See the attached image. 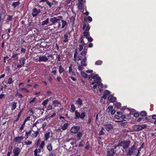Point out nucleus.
I'll list each match as a JSON object with an SVG mask.
<instances>
[{"instance_id":"f257e3e1","label":"nucleus","mask_w":156,"mask_h":156,"mask_svg":"<svg viewBox=\"0 0 156 156\" xmlns=\"http://www.w3.org/2000/svg\"><path fill=\"white\" fill-rule=\"evenodd\" d=\"M88 78L90 80H92V79L93 80V81L90 83V84L93 85L94 89H96L98 87V83L101 82V77L98 76L97 74H94L92 73L89 75Z\"/></svg>"},{"instance_id":"f03ea898","label":"nucleus","mask_w":156,"mask_h":156,"mask_svg":"<svg viewBox=\"0 0 156 156\" xmlns=\"http://www.w3.org/2000/svg\"><path fill=\"white\" fill-rule=\"evenodd\" d=\"M75 110L76 107L73 104H72L71 105V112H75V119L83 120L86 116V112L84 111L80 114L77 110Z\"/></svg>"},{"instance_id":"7ed1b4c3","label":"nucleus","mask_w":156,"mask_h":156,"mask_svg":"<svg viewBox=\"0 0 156 156\" xmlns=\"http://www.w3.org/2000/svg\"><path fill=\"white\" fill-rule=\"evenodd\" d=\"M130 141L129 140L122 141L119 143L118 145L114 146V147L115 149H117L119 146H122L123 149L126 151L130 146Z\"/></svg>"},{"instance_id":"20e7f679","label":"nucleus","mask_w":156,"mask_h":156,"mask_svg":"<svg viewBox=\"0 0 156 156\" xmlns=\"http://www.w3.org/2000/svg\"><path fill=\"white\" fill-rule=\"evenodd\" d=\"M147 126L145 124L142 125H136L133 126V129L134 131H138L143 130L146 128Z\"/></svg>"},{"instance_id":"39448f33","label":"nucleus","mask_w":156,"mask_h":156,"mask_svg":"<svg viewBox=\"0 0 156 156\" xmlns=\"http://www.w3.org/2000/svg\"><path fill=\"white\" fill-rule=\"evenodd\" d=\"M61 18H62V16H58L51 18L50 19V21L52 23L51 24H50L49 25H51L52 24L55 25L56 23H57L59 21H60Z\"/></svg>"},{"instance_id":"423d86ee","label":"nucleus","mask_w":156,"mask_h":156,"mask_svg":"<svg viewBox=\"0 0 156 156\" xmlns=\"http://www.w3.org/2000/svg\"><path fill=\"white\" fill-rule=\"evenodd\" d=\"M22 148H20L18 146H14L12 151L13 156H18L21 151Z\"/></svg>"},{"instance_id":"0eeeda50","label":"nucleus","mask_w":156,"mask_h":156,"mask_svg":"<svg viewBox=\"0 0 156 156\" xmlns=\"http://www.w3.org/2000/svg\"><path fill=\"white\" fill-rule=\"evenodd\" d=\"M51 56V55H49L47 56L44 55H41L39 56L38 61L41 62H47L48 60V58Z\"/></svg>"},{"instance_id":"6e6552de","label":"nucleus","mask_w":156,"mask_h":156,"mask_svg":"<svg viewBox=\"0 0 156 156\" xmlns=\"http://www.w3.org/2000/svg\"><path fill=\"white\" fill-rule=\"evenodd\" d=\"M80 129L79 126H74L72 127L70 129L71 132L72 133L76 134L78 133Z\"/></svg>"},{"instance_id":"1a4fd4ad","label":"nucleus","mask_w":156,"mask_h":156,"mask_svg":"<svg viewBox=\"0 0 156 156\" xmlns=\"http://www.w3.org/2000/svg\"><path fill=\"white\" fill-rule=\"evenodd\" d=\"M24 139L23 136H19L15 137L13 139V141H15L16 144H19L21 142V141Z\"/></svg>"},{"instance_id":"9d476101","label":"nucleus","mask_w":156,"mask_h":156,"mask_svg":"<svg viewBox=\"0 0 156 156\" xmlns=\"http://www.w3.org/2000/svg\"><path fill=\"white\" fill-rule=\"evenodd\" d=\"M135 150V146L133 145L128 149V152L126 154L127 155L131 156L133 155L134 151Z\"/></svg>"},{"instance_id":"9b49d317","label":"nucleus","mask_w":156,"mask_h":156,"mask_svg":"<svg viewBox=\"0 0 156 156\" xmlns=\"http://www.w3.org/2000/svg\"><path fill=\"white\" fill-rule=\"evenodd\" d=\"M113 147L114 148H111L108 150L107 152V155L108 156H113L115 154V148L114 146Z\"/></svg>"},{"instance_id":"f8f14e48","label":"nucleus","mask_w":156,"mask_h":156,"mask_svg":"<svg viewBox=\"0 0 156 156\" xmlns=\"http://www.w3.org/2000/svg\"><path fill=\"white\" fill-rule=\"evenodd\" d=\"M41 12L40 9H37L36 8H34L33 9L32 15L33 17L36 16L39 13Z\"/></svg>"},{"instance_id":"ddd939ff","label":"nucleus","mask_w":156,"mask_h":156,"mask_svg":"<svg viewBox=\"0 0 156 156\" xmlns=\"http://www.w3.org/2000/svg\"><path fill=\"white\" fill-rule=\"evenodd\" d=\"M76 15L75 13H73V15L70 19L69 24L72 26H73L74 24V21L75 20V17Z\"/></svg>"},{"instance_id":"4468645a","label":"nucleus","mask_w":156,"mask_h":156,"mask_svg":"<svg viewBox=\"0 0 156 156\" xmlns=\"http://www.w3.org/2000/svg\"><path fill=\"white\" fill-rule=\"evenodd\" d=\"M115 152L117 154H123L125 152V151H124L122 148H121L119 147H117V149H115Z\"/></svg>"},{"instance_id":"2eb2a0df","label":"nucleus","mask_w":156,"mask_h":156,"mask_svg":"<svg viewBox=\"0 0 156 156\" xmlns=\"http://www.w3.org/2000/svg\"><path fill=\"white\" fill-rule=\"evenodd\" d=\"M26 59L24 57L21 58L20 60V64L17 66L18 68H21L22 66H23Z\"/></svg>"},{"instance_id":"dca6fc26","label":"nucleus","mask_w":156,"mask_h":156,"mask_svg":"<svg viewBox=\"0 0 156 156\" xmlns=\"http://www.w3.org/2000/svg\"><path fill=\"white\" fill-rule=\"evenodd\" d=\"M104 127L107 131H109L111 129H113V126L112 124H108L105 125Z\"/></svg>"},{"instance_id":"f3484780","label":"nucleus","mask_w":156,"mask_h":156,"mask_svg":"<svg viewBox=\"0 0 156 156\" xmlns=\"http://www.w3.org/2000/svg\"><path fill=\"white\" fill-rule=\"evenodd\" d=\"M52 105L54 107L61 106L60 102L57 100H54L52 101Z\"/></svg>"},{"instance_id":"a211bd4d","label":"nucleus","mask_w":156,"mask_h":156,"mask_svg":"<svg viewBox=\"0 0 156 156\" xmlns=\"http://www.w3.org/2000/svg\"><path fill=\"white\" fill-rule=\"evenodd\" d=\"M51 132H50L48 131L47 132L45 133H44V140L45 141H47L50 138V135Z\"/></svg>"},{"instance_id":"6ab92c4d","label":"nucleus","mask_w":156,"mask_h":156,"mask_svg":"<svg viewBox=\"0 0 156 156\" xmlns=\"http://www.w3.org/2000/svg\"><path fill=\"white\" fill-rule=\"evenodd\" d=\"M17 102L13 101L10 103V105L11 108V109L12 111H13L15 110L16 107Z\"/></svg>"},{"instance_id":"aec40b11","label":"nucleus","mask_w":156,"mask_h":156,"mask_svg":"<svg viewBox=\"0 0 156 156\" xmlns=\"http://www.w3.org/2000/svg\"><path fill=\"white\" fill-rule=\"evenodd\" d=\"M90 27L89 23L84 24L83 26V30H84L85 31H88L90 30Z\"/></svg>"},{"instance_id":"412c9836","label":"nucleus","mask_w":156,"mask_h":156,"mask_svg":"<svg viewBox=\"0 0 156 156\" xmlns=\"http://www.w3.org/2000/svg\"><path fill=\"white\" fill-rule=\"evenodd\" d=\"M108 99L110 102H114L116 101V98L115 97H113L112 95H110L108 97Z\"/></svg>"},{"instance_id":"4be33fe9","label":"nucleus","mask_w":156,"mask_h":156,"mask_svg":"<svg viewBox=\"0 0 156 156\" xmlns=\"http://www.w3.org/2000/svg\"><path fill=\"white\" fill-rule=\"evenodd\" d=\"M85 144V141H84V139L81 140V141L79 143L76 145L77 147H79L80 148H82L84 146Z\"/></svg>"},{"instance_id":"5701e85b","label":"nucleus","mask_w":156,"mask_h":156,"mask_svg":"<svg viewBox=\"0 0 156 156\" xmlns=\"http://www.w3.org/2000/svg\"><path fill=\"white\" fill-rule=\"evenodd\" d=\"M76 104L79 107L81 106L83 104V101L81 99L78 98L76 101Z\"/></svg>"},{"instance_id":"b1692460","label":"nucleus","mask_w":156,"mask_h":156,"mask_svg":"<svg viewBox=\"0 0 156 156\" xmlns=\"http://www.w3.org/2000/svg\"><path fill=\"white\" fill-rule=\"evenodd\" d=\"M62 19V18H61L60 21H61V23H62L61 28H64L65 26H67L68 24L66 21Z\"/></svg>"},{"instance_id":"393cba45","label":"nucleus","mask_w":156,"mask_h":156,"mask_svg":"<svg viewBox=\"0 0 156 156\" xmlns=\"http://www.w3.org/2000/svg\"><path fill=\"white\" fill-rule=\"evenodd\" d=\"M56 112L55 111H52L50 112L48 115L49 118H51L54 117L56 115Z\"/></svg>"},{"instance_id":"a878e982","label":"nucleus","mask_w":156,"mask_h":156,"mask_svg":"<svg viewBox=\"0 0 156 156\" xmlns=\"http://www.w3.org/2000/svg\"><path fill=\"white\" fill-rule=\"evenodd\" d=\"M70 123V122H68L67 123H65L62 127V129L63 130H65L68 128V126Z\"/></svg>"},{"instance_id":"bb28decb","label":"nucleus","mask_w":156,"mask_h":156,"mask_svg":"<svg viewBox=\"0 0 156 156\" xmlns=\"http://www.w3.org/2000/svg\"><path fill=\"white\" fill-rule=\"evenodd\" d=\"M47 42H42L41 43V44L40 45V47L41 48H48L49 47V45H47Z\"/></svg>"},{"instance_id":"cd10ccee","label":"nucleus","mask_w":156,"mask_h":156,"mask_svg":"<svg viewBox=\"0 0 156 156\" xmlns=\"http://www.w3.org/2000/svg\"><path fill=\"white\" fill-rule=\"evenodd\" d=\"M47 149L48 150L50 151L51 152L52 150V146L51 145V143H48L47 145Z\"/></svg>"},{"instance_id":"c85d7f7f","label":"nucleus","mask_w":156,"mask_h":156,"mask_svg":"<svg viewBox=\"0 0 156 156\" xmlns=\"http://www.w3.org/2000/svg\"><path fill=\"white\" fill-rule=\"evenodd\" d=\"M18 54L13 53L12 55L11 56V58H13L14 60H18L19 59V57H18Z\"/></svg>"},{"instance_id":"c756f323","label":"nucleus","mask_w":156,"mask_h":156,"mask_svg":"<svg viewBox=\"0 0 156 156\" xmlns=\"http://www.w3.org/2000/svg\"><path fill=\"white\" fill-rule=\"evenodd\" d=\"M77 134L76 135V137L77 140L79 141L80 140L81 137L83 136V133L82 132H79L77 133Z\"/></svg>"},{"instance_id":"7c9ffc66","label":"nucleus","mask_w":156,"mask_h":156,"mask_svg":"<svg viewBox=\"0 0 156 156\" xmlns=\"http://www.w3.org/2000/svg\"><path fill=\"white\" fill-rule=\"evenodd\" d=\"M32 131H33L32 130H30L28 131H27L25 132V139H27L29 137V136L30 135V133H31Z\"/></svg>"},{"instance_id":"2f4dec72","label":"nucleus","mask_w":156,"mask_h":156,"mask_svg":"<svg viewBox=\"0 0 156 156\" xmlns=\"http://www.w3.org/2000/svg\"><path fill=\"white\" fill-rule=\"evenodd\" d=\"M49 101V99H47L44 100L42 102V104L43 105L44 108H46L47 107L46 105L48 104V102Z\"/></svg>"},{"instance_id":"473e14b6","label":"nucleus","mask_w":156,"mask_h":156,"mask_svg":"<svg viewBox=\"0 0 156 156\" xmlns=\"http://www.w3.org/2000/svg\"><path fill=\"white\" fill-rule=\"evenodd\" d=\"M39 130L38 129L36 131H35L34 133L32 134V137L33 138H35L37 137L39 134Z\"/></svg>"},{"instance_id":"72a5a7b5","label":"nucleus","mask_w":156,"mask_h":156,"mask_svg":"<svg viewBox=\"0 0 156 156\" xmlns=\"http://www.w3.org/2000/svg\"><path fill=\"white\" fill-rule=\"evenodd\" d=\"M68 36L66 34H65L63 36V42L64 43H67L68 41Z\"/></svg>"},{"instance_id":"f704fd0d","label":"nucleus","mask_w":156,"mask_h":156,"mask_svg":"<svg viewBox=\"0 0 156 156\" xmlns=\"http://www.w3.org/2000/svg\"><path fill=\"white\" fill-rule=\"evenodd\" d=\"M13 82V81L12 80V78L11 77H10L6 81L5 83L7 84H11V83H12Z\"/></svg>"},{"instance_id":"c9c22d12","label":"nucleus","mask_w":156,"mask_h":156,"mask_svg":"<svg viewBox=\"0 0 156 156\" xmlns=\"http://www.w3.org/2000/svg\"><path fill=\"white\" fill-rule=\"evenodd\" d=\"M45 140L42 141L41 142V144L39 146V147L41 149H43L45 145Z\"/></svg>"},{"instance_id":"e433bc0d","label":"nucleus","mask_w":156,"mask_h":156,"mask_svg":"<svg viewBox=\"0 0 156 156\" xmlns=\"http://www.w3.org/2000/svg\"><path fill=\"white\" fill-rule=\"evenodd\" d=\"M140 115L143 117H145L147 115V112L145 111H142L140 112Z\"/></svg>"},{"instance_id":"4c0bfd02","label":"nucleus","mask_w":156,"mask_h":156,"mask_svg":"<svg viewBox=\"0 0 156 156\" xmlns=\"http://www.w3.org/2000/svg\"><path fill=\"white\" fill-rule=\"evenodd\" d=\"M45 121L44 119V118H41L40 119H39L37 120L36 122V123L37 124L41 123L42 124V123H43V121Z\"/></svg>"},{"instance_id":"58836bf2","label":"nucleus","mask_w":156,"mask_h":156,"mask_svg":"<svg viewBox=\"0 0 156 156\" xmlns=\"http://www.w3.org/2000/svg\"><path fill=\"white\" fill-rule=\"evenodd\" d=\"M78 6L79 9L82 10L83 9V4L80 1L78 3Z\"/></svg>"},{"instance_id":"ea45409f","label":"nucleus","mask_w":156,"mask_h":156,"mask_svg":"<svg viewBox=\"0 0 156 156\" xmlns=\"http://www.w3.org/2000/svg\"><path fill=\"white\" fill-rule=\"evenodd\" d=\"M32 141L28 140H27L24 142L25 145H30L32 144Z\"/></svg>"},{"instance_id":"a19ab883","label":"nucleus","mask_w":156,"mask_h":156,"mask_svg":"<svg viewBox=\"0 0 156 156\" xmlns=\"http://www.w3.org/2000/svg\"><path fill=\"white\" fill-rule=\"evenodd\" d=\"M49 18H47L46 20L41 22L42 25H47L49 23Z\"/></svg>"},{"instance_id":"79ce46f5","label":"nucleus","mask_w":156,"mask_h":156,"mask_svg":"<svg viewBox=\"0 0 156 156\" xmlns=\"http://www.w3.org/2000/svg\"><path fill=\"white\" fill-rule=\"evenodd\" d=\"M98 88L99 90V91L101 92V89L103 87V84L101 82H100V83H98Z\"/></svg>"},{"instance_id":"37998d69","label":"nucleus","mask_w":156,"mask_h":156,"mask_svg":"<svg viewBox=\"0 0 156 156\" xmlns=\"http://www.w3.org/2000/svg\"><path fill=\"white\" fill-rule=\"evenodd\" d=\"M20 4L19 1H17L13 2L12 4V6L16 8Z\"/></svg>"},{"instance_id":"c03bdc74","label":"nucleus","mask_w":156,"mask_h":156,"mask_svg":"<svg viewBox=\"0 0 156 156\" xmlns=\"http://www.w3.org/2000/svg\"><path fill=\"white\" fill-rule=\"evenodd\" d=\"M57 23L58 25L57 27V29H58L60 28H61L62 23H61V21H59Z\"/></svg>"},{"instance_id":"a18cd8bd","label":"nucleus","mask_w":156,"mask_h":156,"mask_svg":"<svg viewBox=\"0 0 156 156\" xmlns=\"http://www.w3.org/2000/svg\"><path fill=\"white\" fill-rule=\"evenodd\" d=\"M81 75L85 78H87L88 76V75L87 73L83 72H81Z\"/></svg>"},{"instance_id":"49530a36","label":"nucleus","mask_w":156,"mask_h":156,"mask_svg":"<svg viewBox=\"0 0 156 156\" xmlns=\"http://www.w3.org/2000/svg\"><path fill=\"white\" fill-rule=\"evenodd\" d=\"M104 130V129L103 127H102L101 130H100L99 133V135H103L105 134V133L103 131Z\"/></svg>"},{"instance_id":"de8ad7c7","label":"nucleus","mask_w":156,"mask_h":156,"mask_svg":"<svg viewBox=\"0 0 156 156\" xmlns=\"http://www.w3.org/2000/svg\"><path fill=\"white\" fill-rule=\"evenodd\" d=\"M49 156H56V151H51L49 154Z\"/></svg>"},{"instance_id":"09e8293b","label":"nucleus","mask_w":156,"mask_h":156,"mask_svg":"<svg viewBox=\"0 0 156 156\" xmlns=\"http://www.w3.org/2000/svg\"><path fill=\"white\" fill-rule=\"evenodd\" d=\"M69 72L71 76L75 75V72L73 71V69H69Z\"/></svg>"},{"instance_id":"8fccbe9b","label":"nucleus","mask_w":156,"mask_h":156,"mask_svg":"<svg viewBox=\"0 0 156 156\" xmlns=\"http://www.w3.org/2000/svg\"><path fill=\"white\" fill-rule=\"evenodd\" d=\"M20 90L22 91H23L24 92L28 93L30 92L29 90L27 89V88H22L20 89Z\"/></svg>"},{"instance_id":"3c124183","label":"nucleus","mask_w":156,"mask_h":156,"mask_svg":"<svg viewBox=\"0 0 156 156\" xmlns=\"http://www.w3.org/2000/svg\"><path fill=\"white\" fill-rule=\"evenodd\" d=\"M113 108V107L112 106H109L107 110V112H111Z\"/></svg>"},{"instance_id":"603ef678","label":"nucleus","mask_w":156,"mask_h":156,"mask_svg":"<svg viewBox=\"0 0 156 156\" xmlns=\"http://www.w3.org/2000/svg\"><path fill=\"white\" fill-rule=\"evenodd\" d=\"M46 108L47 110H51L52 109V106L50 104H49Z\"/></svg>"},{"instance_id":"864d4df0","label":"nucleus","mask_w":156,"mask_h":156,"mask_svg":"<svg viewBox=\"0 0 156 156\" xmlns=\"http://www.w3.org/2000/svg\"><path fill=\"white\" fill-rule=\"evenodd\" d=\"M15 96L16 97L17 96H19V97H18V98H19L20 97L21 98H22L23 97V96L22 94L18 92H17L16 94H15Z\"/></svg>"},{"instance_id":"5fc2aeb1","label":"nucleus","mask_w":156,"mask_h":156,"mask_svg":"<svg viewBox=\"0 0 156 156\" xmlns=\"http://www.w3.org/2000/svg\"><path fill=\"white\" fill-rule=\"evenodd\" d=\"M42 125L41 127V128L44 130L45 128V126H46V125L47 124V123L46 122H44V121H43V123H42Z\"/></svg>"},{"instance_id":"6e6d98bb","label":"nucleus","mask_w":156,"mask_h":156,"mask_svg":"<svg viewBox=\"0 0 156 156\" xmlns=\"http://www.w3.org/2000/svg\"><path fill=\"white\" fill-rule=\"evenodd\" d=\"M26 123V122H24V121L23 124L21 125L20 127V131H22L23 129L25 126Z\"/></svg>"},{"instance_id":"4d7b16f0","label":"nucleus","mask_w":156,"mask_h":156,"mask_svg":"<svg viewBox=\"0 0 156 156\" xmlns=\"http://www.w3.org/2000/svg\"><path fill=\"white\" fill-rule=\"evenodd\" d=\"M84 36L87 37L89 36V33L88 31H85L84 33Z\"/></svg>"},{"instance_id":"13d9d810","label":"nucleus","mask_w":156,"mask_h":156,"mask_svg":"<svg viewBox=\"0 0 156 156\" xmlns=\"http://www.w3.org/2000/svg\"><path fill=\"white\" fill-rule=\"evenodd\" d=\"M115 105V107H116L117 108H119L121 107V104L119 102H117L116 103Z\"/></svg>"},{"instance_id":"bf43d9fd","label":"nucleus","mask_w":156,"mask_h":156,"mask_svg":"<svg viewBox=\"0 0 156 156\" xmlns=\"http://www.w3.org/2000/svg\"><path fill=\"white\" fill-rule=\"evenodd\" d=\"M41 149H41L39 147L38 149L36 148L34 151V152H35V151H36V152L37 151V154H39L41 152Z\"/></svg>"},{"instance_id":"052dcab7","label":"nucleus","mask_w":156,"mask_h":156,"mask_svg":"<svg viewBox=\"0 0 156 156\" xmlns=\"http://www.w3.org/2000/svg\"><path fill=\"white\" fill-rule=\"evenodd\" d=\"M12 16H10V15H8V18L7 20V21L8 22V21H11L12 20Z\"/></svg>"},{"instance_id":"680f3d73","label":"nucleus","mask_w":156,"mask_h":156,"mask_svg":"<svg viewBox=\"0 0 156 156\" xmlns=\"http://www.w3.org/2000/svg\"><path fill=\"white\" fill-rule=\"evenodd\" d=\"M86 62L84 61V62H83V61L81 62V66L82 67H83V66L85 67L87 66V64Z\"/></svg>"},{"instance_id":"e2e57ef3","label":"nucleus","mask_w":156,"mask_h":156,"mask_svg":"<svg viewBox=\"0 0 156 156\" xmlns=\"http://www.w3.org/2000/svg\"><path fill=\"white\" fill-rule=\"evenodd\" d=\"M102 61L101 60H98L96 61L95 62V64L96 65H100L102 64Z\"/></svg>"},{"instance_id":"0e129e2a","label":"nucleus","mask_w":156,"mask_h":156,"mask_svg":"<svg viewBox=\"0 0 156 156\" xmlns=\"http://www.w3.org/2000/svg\"><path fill=\"white\" fill-rule=\"evenodd\" d=\"M87 53V51H82L80 53V55L82 56H85Z\"/></svg>"},{"instance_id":"69168bd1","label":"nucleus","mask_w":156,"mask_h":156,"mask_svg":"<svg viewBox=\"0 0 156 156\" xmlns=\"http://www.w3.org/2000/svg\"><path fill=\"white\" fill-rule=\"evenodd\" d=\"M91 121V117H89L88 118V122H87V124L88 125H90Z\"/></svg>"},{"instance_id":"338daca9","label":"nucleus","mask_w":156,"mask_h":156,"mask_svg":"<svg viewBox=\"0 0 156 156\" xmlns=\"http://www.w3.org/2000/svg\"><path fill=\"white\" fill-rule=\"evenodd\" d=\"M110 92L109 91L107 90H106L104 91V94L107 96L110 94Z\"/></svg>"},{"instance_id":"774afa93","label":"nucleus","mask_w":156,"mask_h":156,"mask_svg":"<svg viewBox=\"0 0 156 156\" xmlns=\"http://www.w3.org/2000/svg\"><path fill=\"white\" fill-rule=\"evenodd\" d=\"M36 99V98L34 97V98L32 100H30L29 101V103L30 104H32V103L34 102Z\"/></svg>"}]
</instances>
